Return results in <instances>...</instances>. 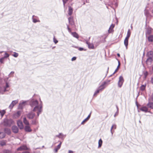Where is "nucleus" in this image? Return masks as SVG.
I'll return each instance as SVG.
<instances>
[{"label": "nucleus", "mask_w": 153, "mask_h": 153, "mask_svg": "<svg viewBox=\"0 0 153 153\" xmlns=\"http://www.w3.org/2000/svg\"><path fill=\"white\" fill-rule=\"evenodd\" d=\"M79 50L80 51H82L83 50V48H79Z\"/></svg>", "instance_id": "53"}, {"label": "nucleus", "mask_w": 153, "mask_h": 153, "mask_svg": "<svg viewBox=\"0 0 153 153\" xmlns=\"http://www.w3.org/2000/svg\"><path fill=\"white\" fill-rule=\"evenodd\" d=\"M4 131L8 135H10L11 134L10 130L8 128H5L4 129Z\"/></svg>", "instance_id": "20"}, {"label": "nucleus", "mask_w": 153, "mask_h": 153, "mask_svg": "<svg viewBox=\"0 0 153 153\" xmlns=\"http://www.w3.org/2000/svg\"><path fill=\"white\" fill-rule=\"evenodd\" d=\"M118 114V113H115V114L114 115V117H115L116 116V115H117Z\"/></svg>", "instance_id": "61"}, {"label": "nucleus", "mask_w": 153, "mask_h": 153, "mask_svg": "<svg viewBox=\"0 0 153 153\" xmlns=\"http://www.w3.org/2000/svg\"><path fill=\"white\" fill-rule=\"evenodd\" d=\"M68 0H62L63 5L64 7L65 6V4L67 2Z\"/></svg>", "instance_id": "41"}, {"label": "nucleus", "mask_w": 153, "mask_h": 153, "mask_svg": "<svg viewBox=\"0 0 153 153\" xmlns=\"http://www.w3.org/2000/svg\"><path fill=\"white\" fill-rule=\"evenodd\" d=\"M118 66L117 67V68H119L120 67V61L118 60Z\"/></svg>", "instance_id": "48"}, {"label": "nucleus", "mask_w": 153, "mask_h": 153, "mask_svg": "<svg viewBox=\"0 0 153 153\" xmlns=\"http://www.w3.org/2000/svg\"><path fill=\"white\" fill-rule=\"evenodd\" d=\"M34 16V15H33L32 16V19L33 20V22L34 23H36L37 22H40L39 20H37L36 19L34 18L33 17Z\"/></svg>", "instance_id": "33"}, {"label": "nucleus", "mask_w": 153, "mask_h": 153, "mask_svg": "<svg viewBox=\"0 0 153 153\" xmlns=\"http://www.w3.org/2000/svg\"><path fill=\"white\" fill-rule=\"evenodd\" d=\"M35 115V113L31 112L27 115V117L29 119H32L34 117Z\"/></svg>", "instance_id": "6"}, {"label": "nucleus", "mask_w": 153, "mask_h": 153, "mask_svg": "<svg viewBox=\"0 0 153 153\" xmlns=\"http://www.w3.org/2000/svg\"><path fill=\"white\" fill-rule=\"evenodd\" d=\"M153 61L152 58L150 57H148L147 59H146V62L147 64H148L149 63V64H151Z\"/></svg>", "instance_id": "25"}, {"label": "nucleus", "mask_w": 153, "mask_h": 153, "mask_svg": "<svg viewBox=\"0 0 153 153\" xmlns=\"http://www.w3.org/2000/svg\"><path fill=\"white\" fill-rule=\"evenodd\" d=\"M6 143L4 141H2L0 143V145L1 146H5L6 145Z\"/></svg>", "instance_id": "35"}, {"label": "nucleus", "mask_w": 153, "mask_h": 153, "mask_svg": "<svg viewBox=\"0 0 153 153\" xmlns=\"http://www.w3.org/2000/svg\"><path fill=\"white\" fill-rule=\"evenodd\" d=\"M19 54L18 53L16 52H13V56L15 57H17L18 56Z\"/></svg>", "instance_id": "37"}, {"label": "nucleus", "mask_w": 153, "mask_h": 153, "mask_svg": "<svg viewBox=\"0 0 153 153\" xmlns=\"http://www.w3.org/2000/svg\"><path fill=\"white\" fill-rule=\"evenodd\" d=\"M5 136V133L3 132H0V139L4 138Z\"/></svg>", "instance_id": "28"}, {"label": "nucleus", "mask_w": 153, "mask_h": 153, "mask_svg": "<svg viewBox=\"0 0 153 153\" xmlns=\"http://www.w3.org/2000/svg\"><path fill=\"white\" fill-rule=\"evenodd\" d=\"M12 131L15 134L17 133L19 131V128L18 127L16 126H13L12 127Z\"/></svg>", "instance_id": "10"}, {"label": "nucleus", "mask_w": 153, "mask_h": 153, "mask_svg": "<svg viewBox=\"0 0 153 153\" xmlns=\"http://www.w3.org/2000/svg\"><path fill=\"white\" fill-rule=\"evenodd\" d=\"M23 122L27 125H28L29 124L28 121L27 120L26 118L25 117L23 118Z\"/></svg>", "instance_id": "27"}, {"label": "nucleus", "mask_w": 153, "mask_h": 153, "mask_svg": "<svg viewBox=\"0 0 153 153\" xmlns=\"http://www.w3.org/2000/svg\"><path fill=\"white\" fill-rule=\"evenodd\" d=\"M111 131V133L112 135L113 134V132L112 130H111V131Z\"/></svg>", "instance_id": "63"}, {"label": "nucleus", "mask_w": 153, "mask_h": 153, "mask_svg": "<svg viewBox=\"0 0 153 153\" xmlns=\"http://www.w3.org/2000/svg\"><path fill=\"white\" fill-rule=\"evenodd\" d=\"M114 25L113 24H112L110 26V27L109 28V29L108 30V33H110L112 32L113 31V28L114 27Z\"/></svg>", "instance_id": "21"}, {"label": "nucleus", "mask_w": 153, "mask_h": 153, "mask_svg": "<svg viewBox=\"0 0 153 153\" xmlns=\"http://www.w3.org/2000/svg\"><path fill=\"white\" fill-rule=\"evenodd\" d=\"M30 105L33 109L32 111L36 112L37 115L39 117L40 114L42 112L43 104L42 101L40 99V103L39 104L38 101L32 98L30 100Z\"/></svg>", "instance_id": "1"}, {"label": "nucleus", "mask_w": 153, "mask_h": 153, "mask_svg": "<svg viewBox=\"0 0 153 153\" xmlns=\"http://www.w3.org/2000/svg\"><path fill=\"white\" fill-rule=\"evenodd\" d=\"M59 135H60V138L62 139L64 137H65L66 136V135H64L62 133H60Z\"/></svg>", "instance_id": "39"}, {"label": "nucleus", "mask_w": 153, "mask_h": 153, "mask_svg": "<svg viewBox=\"0 0 153 153\" xmlns=\"http://www.w3.org/2000/svg\"><path fill=\"white\" fill-rule=\"evenodd\" d=\"M117 56H119V57H120V54H119V53H118L117 54Z\"/></svg>", "instance_id": "64"}, {"label": "nucleus", "mask_w": 153, "mask_h": 153, "mask_svg": "<svg viewBox=\"0 0 153 153\" xmlns=\"http://www.w3.org/2000/svg\"><path fill=\"white\" fill-rule=\"evenodd\" d=\"M86 43L87 44L88 46V47L89 48L91 49H93L94 48V46L93 44L90 43L88 42H87Z\"/></svg>", "instance_id": "19"}, {"label": "nucleus", "mask_w": 153, "mask_h": 153, "mask_svg": "<svg viewBox=\"0 0 153 153\" xmlns=\"http://www.w3.org/2000/svg\"><path fill=\"white\" fill-rule=\"evenodd\" d=\"M53 41L55 44H56L58 42V41L55 38V37L53 38Z\"/></svg>", "instance_id": "43"}, {"label": "nucleus", "mask_w": 153, "mask_h": 153, "mask_svg": "<svg viewBox=\"0 0 153 153\" xmlns=\"http://www.w3.org/2000/svg\"><path fill=\"white\" fill-rule=\"evenodd\" d=\"M144 14L147 18H149L151 16L149 11L146 9L144 10Z\"/></svg>", "instance_id": "15"}, {"label": "nucleus", "mask_w": 153, "mask_h": 153, "mask_svg": "<svg viewBox=\"0 0 153 153\" xmlns=\"http://www.w3.org/2000/svg\"><path fill=\"white\" fill-rule=\"evenodd\" d=\"M9 87V85L7 83H6V86L5 88H8Z\"/></svg>", "instance_id": "50"}, {"label": "nucleus", "mask_w": 153, "mask_h": 153, "mask_svg": "<svg viewBox=\"0 0 153 153\" xmlns=\"http://www.w3.org/2000/svg\"><path fill=\"white\" fill-rule=\"evenodd\" d=\"M38 117L37 116V117H36L35 120H33L32 121V124L33 125H36L37 124L38 122L36 120V119Z\"/></svg>", "instance_id": "29"}, {"label": "nucleus", "mask_w": 153, "mask_h": 153, "mask_svg": "<svg viewBox=\"0 0 153 153\" xmlns=\"http://www.w3.org/2000/svg\"><path fill=\"white\" fill-rule=\"evenodd\" d=\"M123 82L124 79L123 77L122 76H120L119 77V81L118 83V86L120 88L122 87Z\"/></svg>", "instance_id": "5"}, {"label": "nucleus", "mask_w": 153, "mask_h": 153, "mask_svg": "<svg viewBox=\"0 0 153 153\" xmlns=\"http://www.w3.org/2000/svg\"><path fill=\"white\" fill-rule=\"evenodd\" d=\"M29 148H27L26 146L25 145L22 146L18 148L17 150V151H22L23 150H30Z\"/></svg>", "instance_id": "4"}, {"label": "nucleus", "mask_w": 153, "mask_h": 153, "mask_svg": "<svg viewBox=\"0 0 153 153\" xmlns=\"http://www.w3.org/2000/svg\"><path fill=\"white\" fill-rule=\"evenodd\" d=\"M14 72L13 71H11L10 74H9V77H13V75H12V74H14Z\"/></svg>", "instance_id": "42"}, {"label": "nucleus", "mask_w": 153, "mask_h": 153, "mask_svg": "<svg viewBox=\"0 0 153 153\" xmlns=\"http://www.w3.org/2000/svg\"><path fill=\"white\" fill-rule=\"evenodd\" d=\"M73 8L71 6H69L68 13L69 15H71L73 13Z\"/></svg>", "instance_id": "16"}, {"label": "nucleus", "mask_w": 153, "mask_h": 153, "mask_svg": "<svg viewBox=\"0 0 153 153\" xmlns=\"http://www.w3.org/2000/svg\"><path fill=\"white\" fill-rule=\"evenodd\" d=\"M17 125L20 129L23 128L24 126L22 122L20 120H19L17 121Z\"/></svg>", "instance_id": "9"}, {"label": "nucleus", "mask_w": 153, "mask_h": 153, "mask_svg": "<svg viewBox=\"0 0 153 153\" xmlns=\"http://www.w3.org/2000/svg\"><path fill=\"white\" fill-rule=\"evenodd\" d=\"M68 153H73V152L72 151L69 150Z\"/></svg>", "instance_id": "55"}, {"label": "nucleus", "mask_w": 153, "mask_h": 153, "mask_svg": "<svg viewBox=\"0 0 153 153\" xmlns=\"http://www.w3.org/2000/svg\"><path fill=\"white\" fill-rule=\"evenodd\" d=\"M146 56L148 57H150L151 58H153V51H150L147 53L146 54Z\"/></svg>", "instance_id": "11"}, {"label": "nucleus", "mask_w": 153, "mask_h": 153, "mask_svg": "<svg viewBox=\"0 0 153 153\" xmlns=\"http://www.w3.org/2000/svg\"><path fill=\"white\" fill-rule=\"evenodd\" d=\"M88 120L86 119H85L81 123V125H84L85 123L87 122Z\"/></svg>", "instance_id": "44"}, {"label": "nucleus", "mask_w": 153, "mask_h": 153, "mask_svg": "<svg viewBox=\"0 0 153 153\" xmlns=\"http://www.w3.org/2000/svg\"><path fill=\"white\" fill-rule=\"evenodd\" d=\"M102 141L101 139H100L98 142V148H100L102 146Z\"/></svg>", "instance_id": "32"}, {"label": "nucleus", "mask_w": 153, "mask_h": 153, "mask_svg": "<svg viewBox=\"0 0 153 153\" xmlns=\"http://www.w3.org/2000/svg\"><path fill=\"white\" fill-rule=\"evenodd\" d=\"M18 102V100H17L12 101L11 103L10 104L9 106V108L11 109L13 108V106L17 103Z\"/></svg>", "instance_id": "7"}, {"label": "nucleus", "mask_w": 153, "mask_h": 153, "mask_svg": "<svg viewBox=\"0 0 153 153\" xmlns=\"http://www.w3.org/2000/svg\"><path fill=\"white\" fill-rule=\"evenodd\" d=\"M116 108L117 109V111L116 112V113H118L119 108H118V106L117 105H116Z\"/></svg>", "instance_id": "49"}, {"label": "nucleus", "mask_w": 153, "mask_h": 153, "mask_svg": "<svg viewBox=\"0 0 153 153\" xmlns=\"http://www.w3.org/2000/svg\"><path fill=\"white\" fill-rule=\"evenodd\" d=\"M114 124L112 126L111 128L110 131H111V130H112V129L114 128Z\"/></svg>", "instance_id": "54"}, {"label": "nucleus", "mask_w": 153, "mask_h": 153, "mask_svg": "<svg viewBox=\"0 0 153 153\" xmlns=\"http://www.w3.org/2000/svg\"><path fill=\"white\" fill-rule=\"evenodd\" d=\"M76 58L75 56H74L71 59V61H74L76 59Z\"/></svg>", "instance_id": "47"}, {"label": "nucleus", "mask_w": 153, "mask_h": 153, "mask_svg": "<svg viewBox=\"0 0 153 153\" xmlns=\"http://www.w3.org/2000/svg\"><path fill=\"white\" fill-rule=\"evenodd\" d=\"M26 102V101H23L20 103L19 105V108L20 109H22L23 108L24 104Z\"/></svg>", "instance_id": "18"}, {"label": "nucleus", "mask_w": 153, "mask_h": 153, "mask_svg": "<svg viewBox=\"0 0 153 153\" xmlns=\"http://www.w3.org/2000/svg\"><path fill=\"white\" fill-rule=\"evenodd\" d=\"M21 111H17L16 114L18 116H19L21 114Z\"/></svg>", "instance_id": "46"}, {"label": "nucleus", "mask_w": 153, "mask_h": 153, "mask_svg": "<svg viewBox=\"0 0 153 153\" xmlns=\"http://www.w3.org/2000/svg\"><path fill=\"white\" fill-rule=\"evenodd\" d=\"M146 85H142L140 87V89L141 91H143L145 89Z\"/></svg>", "instance_id": "34"}, {"label": "nucleus", "mask_w": 153, "mask_h": 153, "mask_svg": "<svg viewBox=\"0 0 153 153\" xmlns=\"http://www.w3.org/2000/svg\"><path fill=\"white\" fill-rule=\"evenodd\" d=\"M152 101H153V93L152 95Z\"/></svg>", "instance_id": "62"}, {"label": "nucleus", "mask_w": 153, "mask_h": 153, "mask_svg": "<svg viewBox=\"0 0 153 153\" xmlns=\"http://www.w3.org/2000/svg\"><path fill=\"white\" fill-rule=\"evenodd\" d=\"M140 110L144 112H148V108L146 106H143L139 108Z\"/></svg>", "instance_id": "13"}, {"label": "nucleus", "mask_w": 153, "mask_h": 153, "mask_svg": "<svg viewBox=\"0 0 153 153\" xmlns=\"http://www.w3.org/2000/svg\"><path fill=\"white\" fill-rule=\"evenodd\" d=\"M130 35H131L130 30V29H128V30L127 35H126V38L129 39V37L130 36Z\"/></svg>", "instance_id": "31"}, {"label": "nucleus", "mask_w": 153, "mask_h": 153, "mask_svg": "<svg viewBox=\"0 0 153 153\" xmlns=\"http://www.w3.org/2000/svg\"><path fill=\"white\" fill-rule=\"evenodd\" d=\"M4 59L3 57H2L0 59V62L1 64L4 63Z\"/></svg>", "instance_id": "38"}, {"label": "nucleus", "mask_w": 153, "mask_h": 153, "mask_svg": "<svg viewBox=\"0 0 153 153\" xmlns=\"http://www.w3.org/2000/svg\"><path fill=\"white\" fill-rule=\"evenodd\" d=\"M4 153H12L10 150H5L3 151Z\"/></svg>", "instance_id": "36"}, {"label": "nucleus", "mask_w": 153, "mask_h": 153, "mask_svg": "<svg viewBox=\"0 0 153 153\" xmlns=\"http://www.w3.org/2000/svg\"><path fill=\"white\" fill-rule=\"evenodd\" d=\"M60 135H59V134L58 135H56V137L60 138Z\"/></svg>", "instance_id": "56"}, {"label": "nucleus", "mask_w": 153, "mask_h": 153, "mask_svg": "<svg viewBox=\"0 0 153 153\" xmlns=\"http://www.w3.org/2000/svg\"><path fill=\"white\" fill-rule=\"evenodd\" d=\"M128 38H126L124 41V44L126 48H127L128 44Z\"/></svg>", "instance_id": "26"}, {"label": "nucleus", "mask_w": 153, "mask_h": 153, "mask_svg": "<svg viewBox=\"0 0 153 153\" xmlns=\"http://www.w3.org/2000/svg\"><path fill=\"white\" fill-rule=\"evenodd\" d=\"M89 118L88 117H87V118H86L85 119L88 121L89 119Z\"/></svg>", "instance_id": "60"}, {"label": "nucleus", "mask_w": 153, "mask_h": 153, "mask_svg": "<svg viewBox=\"0 0 153 153\" xmlns=\"http://www.w3.org/2000/svg\"><path fill=\"white\" fill-rule=\"evenodd\" d=\"M71 35L73 36L77 39H78L79 38V35L76 32H71Z\"/></svg>", "instance_id": "22"}, {"label": "nucleus", "mask_w": 153, "mask_h": 153, "mask_svg": "<svg viewBox=\"0 0 153 153\" xmlns=\"http://www.w3.org/2000/svg\"><path fill=\"white\" fill-rule=\"evenodd\" d=\"M147 105L148 107L153 109V102H149Z\"/></svg>", "instance_id": "24"}, {"label": "nucleus", "mask_w": 153, "mask_h": 153, "mask_svg": "<svg viewBox=\"0 0 153 153\" xmlns=\"http://www.w3.org/2000/svg\"><path fill=\"white\" fill-rule=\"evenodd\" d=\"M116 125L115 124H114V127L113 128L115 129H116Z\"/></svg>", "instance_id": "57"}, {"label": "nucleus", "mask_w": 153, "mask_h": 153, "mask_svg": "<svg viewBox=\"0 0 153 153\" xmlns=\"http://www.w3.org/2000/svg\"><path fill=\"white\" fill-rule=\"evenodd\" d=\"M62 142H60V143L54 149L55 152H57L58 150L60 148Z\"/></svg>", "instance_id": "23"}, {"label": "nucleus", "mask_w": 153, "mask_h": 153, "mask_svg": "<svg viewBox=\"0 0 153 153\" xmlns=\"http://www.w3.org/2000/svg\"><path fill=\"white\" fill-rule=\"evenodd\" d=\"M24 129L25 131L28 132H31L32 131V129L30 128V127L27 126H25Z\"/></svg>", "instance_id": "14"}, {"label": "nucleus", "mask_w": 153, "mask_h": 153, "mask_svg": "<svg viewBox=\"0 0 153 153\" xmlns=\"http://www.w3.org/2000/svg\"><path fill=\"white\" fill-rule=\"evenodd\" d=\"M69 23L72 26L74 25L75 23L72 17L71 16L68 18Z\"/></svg>", "instance_id": "8"}, {"label": "nucleus", "mask_w": 153, "mask_h": 153, "mask_svg": "<svg viewBox=\"0 0 153 153\" xmlns=\"http://www.w3.org/2000/svg\"><path fill=\"white\" fill-rule=\"evenodd\" d=\"M151 83L153 84V77L151 78Z\"/></svg>", "instance_id": "52"}, {"label": "nucleus", "mask_w": 153, "mask_h": 153, "mask_svg": "<svg viewBox=\"0 0 153 153\" xmlns=\"http://www.w3.org/2000/svg\"><path fill=\"white\" fill-rule=\"evenodd\" d=\"M91 112L90 113V114L88 115V116L87 117H88L90 118V117H91Z\"/></svg>", "instance_id": "58"}, {"label": "nucleus", "mask_w": 153, "mask_h": 153, "mask_svg": "<svg viewBox=\"0 0 153 153\" xmlns=\"http://www.w3.org/2000/svg\"><path fill=\"white\" fill-rule=\"evenodd\" d=\"M9 56V54L8 53H6V52H5V55L3 57L5 59V58H7Z\"/></svg>", "instance_id": "40"}, {"label": "nucleus", "mask_w": 153, "mask_h": 153, "mask_svg": "<svg viewBox=\"0 0 153 153\" xmlns=\"http://www.w3.org/2000/svg\"><path fill=\"white\" fill-rule=\"evenodd\" d=\"M6 113L5 111L4 110H0V115L2 117Z\"/></svg>", "instance_id": "30"}, {"label": "nucleus", "mask_w": 153, "mask_h": 153, "mask_svg": "<svg viewBox=\"0 0 153 153\" xmlns=\"http://www.w3.org/2000/svg\"><path fill=\"white\" fill-rule=\"evenodd\" d=\"M106 84V82H104L102 83L95 92L94 94V96H95V95L99 93L100 91H102L105 88L104 85Z\"/></svg>", "instance_id": "2"}, {"label": "nucleus", "mask_w": 153, "mask_h": 153, "mask_svg": "<svg viewBox=\"0 0 153 153\" xmlns=\"http://www.w3.org/2000/svg\"><path fill=\"white\" fill-rule=\"evenodd\" d=\"M147 39L149 42H153V35H150L147 37Z\"/></svg>", "instance_id": "17"}, {"label": "nucleus", "mask_w": 153, "mask_h": 153, "mask_svg": "<svg viewBox=\"0 0 153 153\" xmlns=\"http://www.w3.org/2000/svg\"><path fill=\"white\" fill-rule=\"evenodd\" d=\"M7 91V90H6V88H4V91L5 92Z\"/></svg>", "instance_id": "59"}, {"label": "nucleus", "mask_w": 153, "mask_h": 153, "mask_svg": "<svg viewBox=\"0 0 153 153\" xmlns=\"http://www.w3.org/2000/svg\"><path fill=\"white\" fill-rule=\"evenodd\" d=\"M118 68H119L117 67V68L115 70V71L114 72L113 74H115L117 71Z\"/></svg>", "instance_id": "51"}, {"label": "nucleus", "mask_w": 153, "mask_h": 153, "mask_svg": "<svg viewBox=\"0 0 153 153\" xmlns=\"http://www.w3.org/2000/svg\"><path fill=\"white\" fill-rule=\"evenodd\" d=\"M4 125L6 126H10L13 123V121L11 119H5L4 120Z\"/></svg>", "instance_id": "3"}, {"label": "nucleus", "mask_w": 153, "mask_h": 153, "mask_svg": "<svg viewBox=\"0 0 153 153\" xmlns=\"http://www.w3.org/2000/svg\"><path fill=\"white\" fill-rule=\"evenodd\" d=\"M67 29H68V32H69V33H71V29L69 27V26H68V25H67Z\"/></svg>", "instance_id": "45"}, {"label": "nucleus", "mask_w": 153, "mask_h": 153, "mask_svg": "<svg viewBox=\"0 0 153 153\" xmlns=\"http://www.w3.org/2000/svg\"><path fill=\"white\" fill-rule=\"evenodd\" d=\"M152 28H147L146 32V35L147 36V35H150L152 33Z\"/></svg>", "instance_id": "12"}]
</instances>
